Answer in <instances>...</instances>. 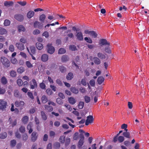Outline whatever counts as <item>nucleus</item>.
<instances>
[{"mask_svg":"<svg viewBox=\"0 0 149 149\" xmlns=\"http://www.w3.org/2000/svg\"><path fill=\"white\" fill-rule=\"evenodd\" d=\"M1 60L3 64L5 67L8 68L10 66V61L5 57H1Z\"/></svg>","mask_w":149,"mask_h":149,"instance_id":"obj_1","label":"nucleus"},{"mask_svg":"<svg viewBox=\"0 0 149 149\" xmlns=\"http://www.w3.org/2000/svg\"><path fill=\"white\" fill-rule=\"evenodd\" d=\"M80 139L77 145V147L79 149H80L81 148V147L84 145V136L83 134H80Z\"/></svg>","mask_w":149,"mask_h":149,"instance_id":"obj_2","label":"nucleus"},{"mask_svg":"<svg viewBox=\"0 0 149 149\" xmlns=\"http://www.w3.org/2000/svg\"><path fill=\"white\" fill-rule=\"evenodd\" d=\"M47 52L48 53L50 54H52L55 52V49L54 47L52 46L50 44H48L47 45Z\"/></svg>","mask_w":149,"mask_h":149,"instance_id":"obj_3","label":"nucleus"},{"mask_svg":"<svg viewBox=\"0 0 149 149\" xmlns=\"http://www.w3.org/2000/svg\"><path fill=\"white\" fill-rule=\"evenodd\" d=\"M48 18V19H59V18H65V17L62 15L54 14L52 15H49Z\"/></svg>","mask_w":149,"mask_h":149,"instance_id":"obj_4","label":"nucleus"},{"mask_svg":"<svg viewBox=\"0 0 149 149\" xmlns=\"http://www.w3.org/2000/svg\"><path fill=\"white\" fill-rule=\"evenodd\" d=\"M87 118L85 122V125H88L89 124L93 123V121L94 120L93 116L89 115L87 117Z\"/></svg>","mask_w":149,"mask_h":149,"instance_id":"obj_5","label":"nucleus"},{"mask_svg":"<svg viewBox=\"0 0 149 149\" xmlns=\"http://www.w3.org/2000/svg\"><path fill=\"white\" fill-rule=\"evenodd\" d=\"M7 106V102L3 100H0V109L3 111L5 109Z\"/></svg>","mask_w":149,"mask_h":149,"instance_id":"obj_6","label":"nucleus"},{"mask_svg":"<svg viewBox=\"0 0 149 149\" xmlns=\"http://www.w3.org/2000/svg\"><path fill=\"white\" fill-rule=\"evenodd\" d=\"M29 84L30 86V88L31 89H34L35 88H37L38 87L37 84L35 79H33L29 83Z\"/></svg>","mask_w":149,"mask_h":149,"instance_id":"obj_7","label":"nucleus"},{"mask_svg":"<svg viewBox=\"0 0 149 149\" xmlns=\"http://www.w3.org/2000/svg\"><path fill=\"white\" fill-rule=\"evenodd\" d=\"M38 136L37 133L35 131L32 132L31 135V140L32 141L34 142L37 140Z\"/></svg>","mask_w":149,"mask_h":149,"instance_id":"obj_8","label":"nucleus"},{"mask_svg":"<svg viewBox=\"0 0 149 149\" xmlns=\"http://www.w3.org/2000/svg\"><path fill=\"white\" fill-rule=\"evenodd\" d=\"M15 104L16 107H19L22 109L24 107V103L23 101H15Z\"/></svg>","mask_w":149,"mask_h":149,"instance_id":"obj_9","label":"nucleus"},{"mask_svg":"<svg viewBox=\"0 0 149 149\" xmlns=\"http://www.w3.org/2000/svg\"><path fill=\"white\" fill-rule=\"evenodd\" d=\"M99 44L101 46L103 45H110V43L108 42L107 40L105 39H102L100 40Z\"/></svg>","mask_w":149,"mask_h":149,"instance_id":"obj_10","label":"nucleus"},{"mask_svg":"<svg viewBox=\"0 0 149 149\" xmlns=\"http://www.w3.org/2000/svg\"><path fill=\"white\" fill-rule=\"evenodd\" d=\"M27 49L30 55V54H35L36 53V48L34 46H32L30 47V50L28 48H27Z\"/></svg>","mask_w":149,"mask_h":149,"instance_id":"obj_11","label":"nucleus"},{"mask_svg":"<svg viewBox=\"0 0 149 149\" xmlns=\"http://www.w3.org/2000/svg\"><path fill=\"white\" fill-rule=\"evenodd\" d=\"M76 36L77 38L79 40L82 41L83 40V37L82 33L81 32L79 31L76 32Z\"/></svg>","mask_w":149,"mask_h":149,"instance_id":"obj_12","label":"nucleus"},{"mask_svg":"<svg viewBox=\"0 0 149 149\" xmlns=\"http://www.w3.org/2000/svg\"><path fill=\"white\" fill-rule=\"evenodd\" d=\"M16 45L17 48L21 51L24 50L25 48V46L22 43H17L16 44Z\"/></svg>","mask_w":149,"mask_h":149,"instance_id":"obj_13","label":"nucleus"},{"mask_svg":"<svg viewBox=\"0 0 149 149\" xmlns=\"http://www.w3.org/2000/svg\"><path fill=\"white\" fill-rule=\"evenodd\" d=\"M34 26L35 28H38L41 29L42 27V24L41 23L36 21L34 23Z\"/></svg>","mask_w":149,"mask_h":149,"instance_id":"obj_14","label":"nucleus"},{"mask_svg":"<svg viewBox=\"0 0 149 149\" xmlns=\"http://www.w3.org/2000/svg\"><path fill=\"white\" fill-rule=\"evenodd\" d=\"M33 124L32 123L30 122L28 125L27 126V129L29 130V134H31L33 132L32 127H33Z\"/></svg>","mask_w":149,"mask_h":149,"instance_id":"obj_15","label":"nucleus"},{"mask_svg":"<svg viewBox=\"0 0 149 149\" xmlns=\"http://www.w3.org/2000/svg\"><path fill=\"white\" fill-rule=\"evenodd\" d=\"M41 59L43 62H46L48 59V56L47 54H42L41 57Z\"/></svg>","mask_w":149,"mask_h":149,"instance_id":"obj_16","label":"nucleus"},{"mask_svg":"<svg viewBox=\"0 0 149 149\" xmlns=\"http://www.w3.org/2000/svg\"><path fill=\"white\" fill-rule=\"evenodd\" d=\"M68 100L69 102L72 105L74 104L76 102V100L72 97L68 98Z\"/></svg>","mask_w":149,"mask_h":149,"instance_id":"obj_17","label":"nucleus"},{"mask_svg":"<svg viewBox=\"0 0 149 149\" xmlns=\"http://www.w3.org/2000/svg\"><path fill=\"white\" fill-rule=\"evenodd\" d=\"M42 102L43 104H45L48 101L47 97L45 95H43L41 99Z\"/></svg>","mask_w":149,"mask_h":149,"instance_id":"obj_18","label":"nucleus"},{"mask_svg":"<svg viewBox=\"0 0 149 149\" xmlns=\"http://www.w3.org/2000/svg\"><path fill=\"white\" fill-rule=\"evenodd\" d=\"M34 12L32 11H29L27 13V17L29 18H31L34 15Z\"/></svg>","mask_w":149,"mask_h":149,"instance_id":"obj_19","label":"nucleus"},{"mask_svg":"<svg viewBox=\"0 0 149 149\" xmlns=\"http://www.w3.org/2000/svg\"><path fill=\"white\" fill-rule=\"evenodd\" d=\"M45 109L48 112H51L53 110V108L52 107L47 105L44 106Z\"/></svg>","mask_w":149,"mask_h":149,"instance_id":"obj_20","label":"nucleus"},{"mask_svg":"<svg viewBox=\"0 0 149 149\" xmlns=\"http://www.w3.org/2000/svg\"><path fill=\"white\" fill-rule=\"evenodd\" d=\"M104 80V78L102 76H100L97 79V83L99 84L100 85L102 83Z\"/></svg>","mask_w":149,"mask_h":149,"instance_id":"obj_21","label":"nucleus"},{"mask_svg":"<svg viewBox=\"0 0 149 149\" xmlns=\"http://www.w3.org/2000/svg\"><path fill=\"white\" fill-rule=\"evenodd\" d=\"M123 135L124 137L130 139L131 138L130 133L129 132H125L123 133Z\"/></svg>","mask_w":149,"mask_h":149,"instance_id":"obj_22","label":"nucleus"},{"mask_svg":"<svg viewBox=\"0 0 149 149\" xmlns=\"http://www.w3.org/2000/svg\"><path fill=\"white\" fill-rule=\"evenodd\" d=\"M95 64L96 65H99L100 64L101 61L99 58L97 57L93 58Z\"/></svg>","mask_w":149,"mask_h":149,"instance_id":"obj_23","label":"nucleus"},{"mask_svg":"<svg viewBox=\"0 0 149 149\" xmlns=\"http://www.w3.org/2000/svg\"><path fill=\"white\" fill-rule=\"evenodd\" d=\"M97 56L98 57V58L101 59H104L106 58L105 55L102 53L100 52L98 53L97 54Z\"/></svg>","mask_w":149,"mask_h":149,"instance_id":"obj_24","label":"nucleus"},{"mask_svg":"<svg viewBox=\"0 0 149 149\" xmlns=\"http://www.w3.org/2000/svg\"><path fill=\"white\" fill-rule=\"evenodd\" d=\"M13 4V2L12 1H5L4 3V6L7 7L12 6Z\"/></svg>","mask_w":149,"mask_h":149,"instance_id":"obj_25","label":"nucleus"},{"mask_svg":"<svg viewBox=\"0 0 149 149\" xmlns=\"http://www.w3.org/2000/svg\"><path fill=\"white\" fill-rule=\"evenodd\" d=\"M70 91L73 93L77 94L79 92L78 90L74 87H72L70 88Z\"/></svg>","mask_w":149,"mask_h":149,"instance_id":"obj_26","label":"nucleus"},{"mask_svg":"<svg viewBox=\"0 0 149 149\" xmlns=\"http://www.w3.org/2000/svg\"><path fill=\"white\" fill-rule=\"evenodd\" d=\"M73 77V74L72 72H69V73L66 79L68 80H71Z\"/></svg>","mask_w":149,"mask_h":149,"instance_id":"obj_27","label":"nucleus"},{"mask_svg":"<svg viewBox=\"0 0 149 149\" xmlns=\"http://www.w3.org/2000/svg\"><path fill=\"white\" fill-rule=\"evenodd\" d=\"M7 136V133L6 132H1L0 134V138L4 139Z\"/></svg>","mask_w":149,"mask_h":149,"instance_id":"obj_28","label":"nucleus"},{"mask_svg":"<svg viewBox=\"0 0 149 149\" xmlns=\"http://www.w3.org/2000/svg\"><path fill=\"white\" fill-rule=\"evenodd\" d=\"M36 46L37 48L39 50H41L43 48L42 45L40 43L37 42L36 43Z\"/></svg>","mask_w":149,"mask_h":149,"instance_id":"obj_29","label":"nucleus"},{"mask_svg":"<svg viewBox=\"0 0 149 149\" xmlns=\"http://www.w3.org/2000/svg\"><path fill=\"white\" fill-rule=\"evenodd\" d=\"M69 60V58L68 56L66 55H64L62 56L61 58V61L63 62H65L68 61Z\"/></svg>","mask_w":149,"mask_h":149,"instance_id":"obj_30","label":"nucleus"},{"mask_svg":"<svg viewBox=\"0 0 149 149\" xmlns=\"http://www.w3.org/2000/svg\"><path fill=\"white\" fill-rule=\"evenodd\" d=\"M11 118H10L9 119V121H10V124H11V126L12 127H13L15 126L17 124V120H15L13 122H11Z\"/></svg>","mask_w":149,"mask_h":149,"instance_id":"obj_31","label":"nucleus"},{"mask_svg":"<svg viewBox=\"0 0 149 149\" xmlns=\"http://www.w3.org/2000/svg\"><path fill=\"white\" fill-rule=\"evenodd\" d=\"M29 120V118L27 116H25L22 119V121L24 124H26Z\"/></svg>","mask_w":149,"mask_h":149,"instance_id":"obj_32","label":"nucleus"},{"mask_svg":"<svg viewBox=\"0 0 149 149\" xmlns=\"http://www.w3.org/2000/svg\"><path fill=\"white\" fill-rule=\"evenodd\" d=\"M117 139V141H118L120 143L123 142L125 139L124 137L123 136H118Z\"/></svg>","mask_w":149,"mask_h":149,"instance_id":"obj_33","label":"nucleus"},{"mask_svg":"<svg viewBox=\"0 0 149 149\" xmlns=\"http://www.w3.org/2000/svg\"><path fill=\"white\" fill-rule=\"evenodd\" d=\"M41 116L42 119L43 120H45L47 119V117L45 112L43 111H42L41 112Z\"/></svg>","mask_w":149,"mask_h":149,"instance_id":"obj_34","label":"nucleus"},{"mask_svg":"<svg viewBox=\"0 0 149 149\" xmlns=\"http://www.w3.org/2000/svg\"><path fill=\"white\" fill-rule=\"evenodd\" d=\"M53 147L55 149H58L60 147V144L58 142H56L54 144Z\"/></svg>","mask_w":149,"mask_h":149,"instance_id":"obj_35","label":"nucleus"},{"mask_svg":"<svg viewBox=\"0 0 149 149\" xmlns=\"http://www.w3.org/2000/svg\"><path fill=\"white\" fill-rule=\"evenodd\" d=\"M90 35L92 37L94 38H96L97 36V34L95 32V31H91Z\"/></svg>","mask_w":149,"mask_h":149,"instance_id":"obj_36","label":"nucleus"},{"mask_svg":"<svg viewBox=\"0 0 149 149\" xmlns=\"http://www.w3.org/2000/svg\"><path fill=\"white\" fill-rule=\"evenodd\" d=\"M18 30L19 32L21 31H24L25 30L24 27L22 25H20L18 27Z\"/></svg>","mask_w":149,"mask_h":149,"instance_id":"obj_37","label":"nucleus"},{"mask_svg":"<svg viewBox=\"0 0 149 149\" xmlns=\"http://www.w3.org/2000/svg\"><path fill=\"white\" fill-rule=\"evenodd\" d=\"M25 64L27 67L28 68H33V65L29 61H26Z\"/></svg>","mask_w":149,"mask_h":149,"instance_id":"obj_38","label":"nucleus"},{"mask_svg":"<svg viewBox=\"0 0 149 149\" xmlns=\"http://www.w3.org/2000/svg\"><path fill=\"white\" fill-rule=\"evenodd\" d=\"M1 82L2 84L3 85H5L7 84V80L5 77H3L1 78Z\"/></svg>","mask_w":149,"mask_h":149,"instance_id":"obj_39","label":"nucleus"},{"mask_svg":"<svg viewBox=\"0 0 149 149\" xmlns=\"http://www.w3.org/2000/svg\"><path fill=\"white\" fill-rule=\"evenodd\" d=\"M123 130H120L119 131V133L114 137L113 141L114 143H116L117 141V137L119 136L120 134L123 132Z\"/></svg>","mask_w":149,"mask_h":149,"instance_id":"obj_40","label":"nucleus"},{"mask_svg":"<svg viewBox=\"0 0 149 149\" xmlns=\"http://www.w3.org/2000/svg\"><path fill=\"white\" fill-rule=\"evenodd\" d=\"M24 71V68L23 67H21L17 70V72L20 74L22 73Z\"/></svg>","mask_w":149,"mask_h":149,"instance_id":"obj_41","label":"nucleus"},{"mask_svg":"<svg viewBox=\"0 0 149 149\" xmlns=\"http://www.w3.org/2000/svg\"><path fill=\"white\" fill-rule=\"evenodd\" d=\"M7 31L6 29L0 27V34L3 35L6 34Z\"/></svg>","mask_w":149,"mask_h":149,"instance_id":"obj_42","label":"nucleus"},{"mask_svg":"<svg viewBox=\"0 0 149 149\" xmlns=\"http://www.w3.org/2000/svg\"><path fill=\"white\" fill-rule=\"evenodd\" d=\"M78 107L79 109H82L84 106V103L83 102L80 101L78 104Z\"/></svg>","mask_w":149,"mask_h":149,"instance_id":"obj_43","label":"nucleus"},{"mask_svg":"<svg viewBox=\"0 0 149 149\" xmlns=\"http://www.w3.org/2000/svg\"><path fill=\"white\" fill-rule=\"evenodd\" d=\"M44 81L43 80L42 82L40 84L39 86L42 89L45 90L46 89V86L45 84L43 83Z\"/></svg>","mask_w":149,"mask_h":149,"instance_id":"obj_44","label":"nucleus"},{"mask_svg":"<svg viewBox=\"0 0 149 149\" xmlns=\"http://www.w3.org/2000/svg\"><path fill=\"white\" fill-rule=\"evenodd\" d=\"M56 102L60 105H62L63 103V101L59 98H58L56 100Z\"/></svg>","mask_w":149,"mask_h":149,"instance_id":"obj_45","label":"nucleus"},{"mask_svg":"<svg viewBox=\"0 0 149 149\" xmlns=\"http://www.w3.org/2000/svg\"><path fill=\"white\" fill-rule=\"evenodd\" d=\"M16 141L15 140H11L10 143V145L11 147L13 148L16 145Z\"/></svg>","mask_w":149,"mask_h":149,"instance_id":"obj_46","label":"nucleus"},{"mask_svg":"<svg viewBox=\"0 0 149 149\" xmlns=\"http://www.w3.org/2000/svg\"><path fill=\"white\" fill-rule=\"evenodd\" d=\"M69 49L72 51H75L77 50L76 46L74 45H70Z\"/></svg>","mask_w":149,"mask_h":149,"instance_id":"obj_47","label":"nucleus"},{"mask_svg":"<svg viewBox=\"0 0 149 149\" xmlns=\"http://www.w3.org/2000/svg\"><path fill=\"white\" fill-rule=\"evenodd\" d=\"M59 140L61 143H64L65 140V136H61L59 138Z\"/></svg>","mask_w":149,"mask_h":149,"instance_id":"obj_48","label":"nucleus"},{"mask_svg":"<svg viewBox=\"0 0 149 149\" xmlns=\"http://www.w3.org/2000/svg\"><path fill=\"white\" fill-rule=\"evenodd\" d=\"M84 100L86 103H88L91 101V98L90 97L86 95L84 97Z\"/></svg>","mask_w":149,"mask_h":149,"instance_id":"obj_49","label":"nucleus"},{"mask_svg":"<svg viewBox=\"0 0 149 149\" xmlns=\"http://www.w3.org/2000/svg\"><path fill=\"white\" fill-rule=\"evenodd\" d=\"M17 82L18 85L19 86H20L23 85V81L21 79H17Z\"/></svg>","mask_w":149,"mask_h":149,"instance_id":"obj_50","label":"nucleus"},{"mask_svg":"<svg viewBox=\"0 0 149 149\" xmlns=\"http://www.w3.org/2000/svg\"><path fill=\"white\" fill-rule=\"evenodd\" d=\"M10 76L12 77H15L17 75V73L14 70L11 71L10 72Z\"/></svg>","mask_w":149,"mask_h":149,"instance_id":"obj_51","label":"nucleus"},{"mask_svg":"<svg viewBox=\"0 0 149 149\" xmlns=\"http://www.w3.org/2000/svg\"><path fill=\"white\" fill-rule=\"evenodd\" d=\"M65 50L64 49L61 48L59 49L58 53V54H62L65 53Z\"/></svg>","mask_w":149,"mask_h":149,"instance_id":"obj_52","label":"nucleus"},{"mask_svg":"<svg viewBox=\"0 0 149 149\" xmlns=\"http://www.w3.org/2000/svg\"><path fill=\"white\" fill-rule=\"evenodd\" d=\"M59 69L62 73L65 72L66 71V68L63 66H61L60 67Z\"/></svg>","mask_w":149,"mask_h":149,"instance_id":"obj_53","label":"nucleus"},{"mask_svg":"<svg viewBox=\"0 0 149 149\" xmlns=\"http://www.w3.org/2000/svg\"><path fill=\"white\" fill-rule=\"evenodd\" d=\"M109 46L107 45V46L105 47L104 49L105 52L108 53H110L111 52Z\"/></svg>","mask_w":149,"mask_h":149,"instance_id":"obj_54","label":"nucleus"},{"mask_svg":"<svg viewBox=\"0 0 149 149\" xmlns=\"http://www.w3.org/2000/svg\"><path fill=\"white\" fill-rule=\"evenodd\" d=\"M10 23V21L8 19H5L4 22V24L5 26L9 25Z\"/></svg>","mask_w":149,"mask_h":149,"instance_id":"obj_55","label":"nucleus"},{"mask_svg":"<svg viewBox=\"0 0 149 149\" xmlns=\"http://www.w3.org/2000/svg\"><path fill=\"white\" fill-rule=\"evenodd\" d=\"M46 92L47 94L49 95H51L53 93L52 91L50 88L47 89L46 90Z\"/></svg>","mask_w":149,"mask_h":149,"instance_id":"obj_56","label":"nucleus"},{"mask_svg":"<svg viewBox=\"0 0 149 149\" xmlns=\"http://www.w3.org/2000/svg\"><path fill=\"white\" fill-rule=\"evenodd\" d=\"M70 142V139L69 138H67L66 139V141L65 143V146H68Z\"/></svg>","mask_w":149,"mask_h":149,"instance_id":"obj_57","label":"nucleus"},{"mask_svg":"<svg viewBox=\"0 0 149 149\" xmlns=\"http://www.w3.org/2000/svg\"><path fill=\"white\" fill-rule=\"evenodd\" d=\"M84 40L86 41V42L89 43H91L92 42V39L90 38L87 37L84 38Z\"/></svg>","mask_w":149,"mask_h":149,"instance_id":"obj_58","label":"nucleus"},{"mask_svg":"<svg viewBox=\"0 0 149 149\" xmlns=\"http://www.w3.org/2000/svg\"><path fill=\"white\" fill-rule=\"evenodd\" d=\"M81 83L84 86H86V79L85 78L82 79L81 81Z\"/></svg>","mask_w":149,"mask_h":149,"instance_id":"obj_59","label":"nucleus"},{"mask_svg":"<svg viewBox=\"0 0 149 149\" xmlns=\"http://www.w3.org/2000/svg\"><path fill=\"white\" fill-rule=\"evenodd\" d=\"M22 140L24 141H26L28 139V136L26 134H24L22 135Z\"/></svg>","mask_w":149,"mask_h":149,"instance_id":"obj_60","label":"nucleus"},{"mask_svg":"<svg viewBox=\"0 0 149 149\" xmlns=\"http://www.w3.org/2000/svg\"><path fill=\"white\" fill-rule=\"evenodd\" d=\"M90 85L91 86H94L95 85V81L94 79H91L89 81Z\"/></svg>","mask_w":149,"mask_h":149,"instance_id":"obj_61","label":"nucleus"},{"mask_svg":"<svg viewBox=\"0 0 149 149\" xmlns=\"http://www.w3.org/2000/svg\"><path fill=\"white\" fill-rule=\"evenodd\" d=\"M79 133L78 132H75L74 135L73 139L75 140H77L78 138V135Z\"/></svg>","mask_w":149,"mask_h":149,"instance_id":"obj_62","label":"nucleus"},{"mask_svg":"<svg viewBox=\"0 0 149 149\" xmlns=\"http://www.w3.org/2000/svg\"><path fill=\"white\" fill-rule=\"evenodd\" d=\"M27 95L31 99H34V97L32 93L31 92H27Z\"/></svg>","mask_w":149,"mask_h":149,"instance_id":"obj_63","label":"nucleus"},{"mask_svg":"<svg viewBox=\"0 0 149 149\" xmlns=\"http://www.w3.org/2000/svg\"><path fill=\"white\" fill-rule=\"evenodd\" d=\"M19 130L22 133L24 132L25 130V127L23 126H21L19 128Z\"/></svg>","mask_w":149,"mask_h":149,"instance_id":"obj_64","label":"nucleus"}]
</instances>
